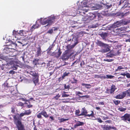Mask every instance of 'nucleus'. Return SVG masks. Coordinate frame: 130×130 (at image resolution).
<instances>
[{
    "instance_id": "1a4fd4ad",
    "label": "nucleus",
    "mask_w": 130,
    "mask_h": 130,
    "mask_svg": "<svg viewBox=\"0 0 130 130\" xmlns=\"http://www.w3.org/2000/svg\"><path fill=\"white\" fill-rule=\"evenodd\" d=\"M77 42H75L74 44L72 45L70 44H69L66 47L67 50L66 51V52L67 53H69L70 50L71 49L73 48L77 44Z\"/></svg>"
},
{
    "instance_id": "4468645a",
    "label": "nucleus",
    "mask_w": 130,
    "mask_h": 130,
    "mask_svg": "<svg viewBox=\"0 0 130 130\" xmlns=\"http://www.w3.org/2000/svg\"><path fill=\"white\" fill-rule=\"evenodd\" d=\"M37 51L36 52V54L35 55L36 56L38 57L41 56L42 52V51L40 47H38L37 48Z\"/></svg>"
},
{
    "instance_id": "de8ad7c7",
    "label": "nucleus",
    "mask_w": 130,
    "mask_h": 130,
    "mask_svg": "<svg viewBox=\"0 0 130 130\" xmlns=\"http://www.w3.org/2000/svg\"><path fill=\"white\" fill-rule=\"evenodd\" d=\"M18 130H25V127H16Z\"/></svg>"
},
{
    "instance_id": "2eb2a0df",
    "label": "nucleus",
    "mask_w": 130,
    "mask_h": 130,
    "mask_svg": "<svg viewBox=\"0 0 130 130\" xmlns=\"http://www.w3.org/2000/svg\"><path fill=\"white\" fill-rule=\"evenodd\" d=\"M32 81L34 83L35 86L39 82V76L38 75L36 76L33 77Z\"/></svg>"
},
{
    "instance_id": "052dcab7",
    "label": "nucleus",
    "mask_w": 130,
    "mask_h": 130,
    "mask_svg": "<svg viewBox=\"0 0 130 130\" xmlns=\"http://www.w3.org/2000/svg\"><path fill=\"white\" fill-rule=\"evenodd\" d=\"M9 73L10 74H13L15 73V72L13 70H11L9 72Z\"/></svg>"
},
{
    "instance_id": "c85d7f7f",
    "label": "nucleus",
    "mask_w": 130,
    "mask_h": 130,
    "mask_svg": "<svg viewBox=\"0 0 130 130\" xmlns=\"http://www.w3.org/2000/svg\"><path fill=\"white\" fill-rule=\"evenodd\" d=\"M70 74V73L69 72H66L63 73L62 76L64 78L65 77L68 76Z\"/></svg>"
},
{
    "instance_id": "864d4df0",
    "label": "nucleus",
    "mask_w": 130,
    "mask_h": 130,
    "mask_svg": "<svg viewBox=\"0 0 130 130\" xmlns=\"http://www.w3.org/2000/svg\"><path fill=\"white\" fill-rule=\"evenodd\" d=\"M53 29H51L49 30L47 32V33H48L50 34H51L53 33Z\"/></svg>"
},
{
    "instance_id": "79ce46f5",
    "label": "nucleus",
    "mask_w": 130,
    "mask_h": 130,
    "mask_svg": "<svg viewBox=\"0 0 130 130\" xmlns=\"http://www.w3.org/2000/svg\"><path fill=\"white\" fill-rule=\"evenodd\" d=\"M106 76H107V79L110 78L111 79L114 77V76L111 75H106Z\"/></svg>"
},
{
    "instance_id": "8fccbe9b",
    "label": "nucleus",
    "mask_w": 130,
    "mask_h": 130,
    "mask_svg": "<svg viewBox=\"0 0 130 130\" xmlns=\"http://www.w3.org/2000/svg\"><path fill=\"white\" fill-rule=\"evenodd\" d=\"M63 85L64 88L65 89H68L70 87L69 85H68V86H67L66 84H64Z\"/></svg>"
},
{
    "instance_id": "7c9ffc66",
    "label": "nucleus",
    "mask_w": 130,
    "mask_h": 130,
    "mask_svg": "<svg viewBox=\"0 0 130 130\" xmlns=\"http://www.w3.org/2000/svg\"><path fill=\"white\" fill-rule=\"evenodd\" d=\"M12 35L14 36H16L19 35L18 31H16L15 30H13L12 32Z\"/></svg>"
},
{
    "instance_id": "cd10ccee",
    "label": "nucleus",
    "mask_w": 130,
    "mask_h": 130,
    "mask_svg": "<svg viewBox=\"0 0 130 130\" xmlns=\"http://www.w3.org/2000/svg\"><path fill=\"white\" fill-rule=\"evenodd\" d=\"M82 85L83 86H85L87 88H90L91 87V85L90 84H87L85 83H83L82 84Z\"/></svg>"
},
{
    "instance_id": "f3484780",
    "label": "nucleus",
    "mask_w": 130,
    "mask_h": 130,
    "mask_svg": "<svg viewBox=\"0 0 130 130\" xmlns=\"http://www.w3.org/2000/svg\"><path fill=\"white\" fill-rule=\"evenodd\" d=\"M107 34L106 33L102 32L101 33L99 34V35L101 37L103 40L105 39L106 38L107 36Z\"/></svg>"
},
{
    "instance_id": "f704fd0d",
    "label": "nucleus",
    "mask_w": 130,
    "mask_h": 130,
    "mask_svg": "<svg viewBox=\"0 0 130 130\" xmlns=\"http://www.w3.org/2000/svg\"><path fill=\"white\" fill-rule=\"evenodd\" d=\"M52 48H53L52 47H51L50 46H49L47 50V54H49L50 53V52H51V51L52 50Z\"/></svg>"
},
{
    "instance_id": "6e6552de",
    "label": "nucleus",
    "mask_w": 130,
    "mask_h": 130,
    "mask_svg": "<svg viewBox=\"0 0 130 130\" xmlns=\"http://www.w3.org/2000/svg\"><path fill=\"white\" fill-rule=\"evenodd\" d=\"M126 94H127L126 91L123 92L122 93H120L116 96L115 98L117 99H122L124 98Z\"/></svg>"
},
{
    "instance_id": "0eeeda50",
    "label": "nucleus",
    "mask_w": 130,
    "mask_h": 130,
    "mask_svg": "<svg viewBox=\"0 0 130 130\" xmlns=\"http://www.w3.org/2000/svg\"><path fill=\"white\" fill-rule=\"evenodd\" d=\"M103 128V130H110L113 129V130H116L117 129V128L114 126H112L108 125H104Z\"/></svg>"
},
{
    "instance_id": "39448f33",
    "label": "nucleus",
    "mask_w": 130,
    "mask_h": 130,
    "mask_svg": "<svg viewBox=\"0 0 130 130\" xmlns=\"http://www.w3.org/2000/svg\"><path fill=\"white\" fill-rule=\"evenodd\" d=\"M91 113L90 114H87V112L86 110V108L84 107L82 109V113H80L79 115L85 116L86 117H88L91 118V117L93 116V114L94 112L93 111H91Z\"/></svg>"
},
{
    "instance_id": "9d476101",
    "label": "nucleus",
    "mask_w": 130,
    "mask_h": 130,
    "mask_svg": "<svg viewBox=\"0 0 130 130\" xmlns=\"http://www.w3.org/2000/svg\"><path fill=\"white\" fill-rule=\"evenodd\" d=\"M65 53L63 54L61 57V59L63 60H68V59L69 58V57L71 56L73 54V53L71 54H70L69 55H68V53H67L66 52H65Z\"/></svg>"
},
{
    "instance_id": "4be33fe9",
    "label": "nucleus",
    "mask_w": 130,
    "mask_h": 130,
    "mask_svg": "<svg viewBox=\"0 0 130 130\" xmlns=\"http://www.w3.org/2000/svg\"><path fill=\"white\" fill-rule=\"evenodd\" d=\"M62 53V52L61 51L60 49L58 50V51L56 52V58H58L60 56Z\"/></svg>"
},
{
    "instance_id": "a211bd4d",
    "label": "nucleus",
    "mask_w": 130,
    "mask_h": 130,
    "mask_svg": "<svg viewBox=\"0 0 130 130\" xmlns=\"http://www.w3.org/2000/svg\"><path fill=\"white\" fill-rule=\"evenodd\" d=\"M84 124V122H83L78 121L75 124V126L76 127L80 126H83Z\"/></svg>"
},
{
    "instance_id": "473e14b6",
    "label": "nucleus",
    "mask_w": 130,
    "mask_h": 130,
    "mask_svg": "<svg viewBox=\"0 0 130 130\" xmlns=\"http://www.w3.org/2000/svg\"><path fill=\"white\" fill-rule=\"evenodd\" d=\"M60 97V95L58 94L56 96H55L53 98V99L55 100H58V98Z\"/></svg>"
},
{
    "instance_id": "6e6d98bb",
    "label": "nucleus",
    "mask_w": 130,
    "mask_h": 130,
    "mask_svg": "<svg viewBox=\"0 0 130 130\" xmlns=\"http://www.w3.org/2000/svg\"><path fill=\"white\" fill-rule=\"evenodd\" d=\"M109 119V117H108L103 116L102 117V119L103 120H106L108 119Z\"/></svg>"
},
{
    "instance_id": "c756f323",
    "label": "nucleus",
    "mask_w": 130,
    "mask_h": 130,
    "mask_svg": "<svg viewBox=\"0 0 130 130\" xmlns=\"http://www.w3.org/2000/svg\"><path fill=\"white\" fill-rule=\"evenodd\" d=\"M11 93L13 95L16 96L17 94V92L16 90H13L11 91Z\"/></svg>"
},
{
    "instance_id": "393cba45",
    "label": "nucleus",
    "mask_w": 130,
    "mask_h": 130,
    "mask_svg": "<svg viewBox=\"0 0 130 130\" xmlns=\"http://www.w3.org/2000/svg\"><path fill=\"white\" fill-rule=\"evenodd\" d=\"M127 108H123L122 107H120L118 108V110L121 112H124L126 110Z\"/></svg>"
},
{
    "instance_id": "e433bc0d",
    "label": "nucleus",
    "mask_w": 130,
    "mask_h": 130,
    "mask_svg": "<svg viewBox=\"0 0 130 130\" xmlns=\"http://www.w3.org/2000/svg\"><path fill=\"white\" fill-rule=\"evenodd\" d=\"M113 102L116 105H117L120 103V101L119 100H113Z\"/></svg>"
},
{
    "instance_id": "412c9836",
    "label": "nucleus",
    "mask_w": 130,
    "mask_h": 130,
    "mask_svg": "<svg viewBox=\"0 0 130 130\" xmlns=\"http://www.w3.org/2000/svg\"><path fill=\"white\" fill-rule=\"evenodd\" d=\"M39 27V24H37V22L36 21V24L35 25H34L33 26H32L31 28V29L32 30H33V29H34L38 28Z\"/></svg>"
},
{
    "instance_id": "f8f14e48",
    "label": "nucleus",
    "mask_w": 130,
    "mask_h": 130,
    "mask_svg": "<svg viewBox=\"0 0 130 130\" xmlns=\"http://www.w3.org/2000/svg\"><path fill=\"white\" fill-rule=\"evenodd\" d=\"M82 7L81 6L79 7V10H82L83 7H86L87 6V3L86 0L84 1L81 2Z\"/></svg>"
},
{
    "instance_id": "dca6fc26",
    "label": "nucleus",
    "mask_w": 130,
    "mask_h": 130,
    "mask_svg": "<svg viewBox=\"0 0 130 130\" xmlns=\"http://www.w3.org/2000/svg\"><path fill=\"white\" fill-rule=\"evenodd\" d=\"M115 29L116 32H120L123 30H125L126 29V28L124 26L119 28L117 27Z\"/></svg>"
},
{
    "instance_id": "5701e85b",
    "label": "nucleus",
    "mask_w": 130,
    "mask_h": 130,
    "mask_svg": "<svg viewBox=\"0 0 130 130\" xmlns=\"http://www.w3.org/2000/svg\"><path fill=\"white\" fill-rule=\"evenodd\" d=\"M68 119H64L62 118L60 119L59 118H58V120L59 121V122L60 123H61L62 122L66 121L68 120Z\"/></svg>"
},
{
    "instance_id": "20e7f679",
    "label": "nucleus",
    "mask_w": 130,
    "mask_h": 130,
    "mask_svg": "<svg viewBox=\"0 0 130 130\" xmlns=\"http://www.w3.org/2000/svg\"><path fill=\"white\" fill-rule=\"evenodd\" d=\"M42 115L46 118H47L49 117V115L47 114V112L44 110H43L37 114V116L38 118L41 119L42 118Z\"/></svg>"
},
{
    "instance_id": "a878e982",
    "label": "nucleus",
    "mask_w": 130,
    "mask_h": 130,
    "mask_svg": "<svg viewBox=\"0 0 130 130\" xmlns=\"http://www.w3.org/2000/svg\"><path fill=\"white\" fill-rule=\"evenodd\" d=\"M109 51V49L108 48L104 49H102L101 51V52L102 53H105L108 52Z\"/></svg>"
},
{
    "instance_id": "f257e3e1",
    "label": "nucleus",
    "mask_w": 130,
    "mask_h": 130,
    "mask_svg": "<svg viewBox=\"0 0 130 130\" xmlns=\"http://www.w3.org/2000/svg\"><path fill=\"white\" fill-rule=\"evenodd\" d=\"M25 115L24 112L21 113L20 114L19 117H17L16 116H13V122L15 125L16 127H24V126L23 124L21 121L22 117Z\"/></svg>"
},
{
    "instance_id": "aec40b11",
    "label": "nucleus",
    "mask_w": 130,
    "mask_h": 130,
    "mask_svg": "<svg viewBox=\"0 0 130 130\" xmlns=\"http://www.w3.org/2000/svg\"><path fill=\"white\" fill-rule=\"evenodd\" d=\"M116 89V86L115 85L113 84L112 85L110 89L111 92L112 94L114 93Z\"/></svg>"
},
{
    "instance_id": "c9c22d12",
    "label": "nucleus",
    "mask_w": 130,
    "mask_h": 130,
    "mask_svg": "<svg viewBox=\"0 0 130 130\" xmlns=\"http://www.w3.org/2000/svg\"><path fill=\"white\" fill-rule=\"evenodd\" d=\"M73 79V81H72V80H70L71 83L72 84L76 83L77 82V80L75 79L74 78H72Z\"/></svg>"
},
{
    "instance_id": "338daca9",
    "label": "nucleus",
    "mask_w": 130,
    "mask_h": 130,
    "mask_svg": "<svg viewBox=\"0 0 130 130\" xmlns=\"http://www.w3.org/2000/svg\"><path fill=\"white\" fill-rule=\"evenodd\" d=\"M27 106L28 108H29L31 107H32V105H28Z\"/></svg>"
},
{
    "instance_id": "7ed1b4c3",
    "label": "nucleus",
    "mask_w": 130,
    "mask_h": 130,
    "mask_svg": "<svg viewBox=\"0 0 130 130\" xmlns=\"http://www.w3.org/2000/svg\"><path fill=\"white\" fill-rule=\"evenodd\" d=\"M124 24L126 25L127 24V23L124 20H121L120 21H117L116 22L113 24L111 26L112 28H116L120 25L121 24Z\"/></svg>"
},
{
    "instance_id": "603ef678",
    "label": "nucleus",
    "mask_w": 130,
    "mask_h": 130,
    "mask_svg": "<svg viewBox=\"0 0 130 130\" xmlns=\"http://www.w3.org/2000/svg\"><path fill=\"white\" fill-rule=\"evenodd\" d=\"M23 30H20L19 32H18L19 35H22L23 34Z\"/></svg>"
},
{
    "instance_id": "b1692460",
    "label": "nucleus",
    "mask_w": 130,
    "mask_h": 130,
    "mask_svg": "<svg viewBox=\"0 0 130 130\" xmlns=\"http://www.w3.org/2000/svg\"><path fill=\"white\" fill-rule=\"evenodd\" d=\"M31 113V111L30 109L25 110L24 112L25 115H28L30 114Z\"/></svg>"
},
{
    "instance_id": "6ab92c4d",
    "label": "nucleus",
    "mask_w": 130,
    "mask_h": 130,
    "mask_svg": "<svg viewBox=\"0 0 130 130\" xmlns=\"http://www.w3.org/2000/svg\"><path fill=\"white\" fill-rule=\"evenodd\" d=\"M91 15L89 17V19L91 20L94 19L96 17V15L95 14L92 13Z\"/></svg>"
},
{
    "instance_id": "c03bdc74",
    "label": "nucleus",
    "mask_w": 130,
    "mask_h": 130,
    "mask_svg": "<svg viewBox=\"0 0 130 130\" xmlns=\"http://www.w3.org/2000/svg\"><path fill=\"white\" fill-rule=\"evenodd\" d=\"M106 93H107L108 94H112L111 92V91L110 89H107L106 90Z\"/></svg>"
},
{
    "instance_id": "69168bd1",
    "label": "nucleus",
    "mask_w": 130,
    "mask_h": 130,
    "mask_svg": "<svg viewBox=\"0 0 130 130\" xmlns=\"http://www.w3.org/2000/svg\"><path fill=\"white\" fill-rule=\"evenodd\" d=\"M100 78H101L106 79L107 78V76H100Z\"/></svg>"
},
{
    "instance_id": "680f3d73",
    "label": "nucleus",
    "mask_w": 130,
    "mask_h": 130,
    "mask_svg": "<svg viewBox=\"0 0 130 130\" xmlns=\"http://www.w3.org/2000/svg\"><path fill=\"white\" fill-rule=\"evenodd\" d=\"M11 109V112L13 113H14L15 111L14 108L13 107H12Z\"/></svg>"
},
{
    "instance_id": "ea45409f",
    "label": "nucleus",
    "mask_w": 130,
    "mask_h": 130,
    "mask_svg": "<svg viewBox=\"0 0 130 130\" xmlns=\"http://www.w3.org/2000/svg\"><path fill=\"white\" fill-rule=\"evenodd\" d=\"M80 113V111L79 109L77 110H76L75 111V113L76 115H77L78 116H82V115H79V114H79Z\"/></svg>"
},
{
    "instance_id": "f03ea898",
    "label": "nucleus",
    "mask_w": 130,
    "mask_h": 130,
    "mask_svg": "<svg viewBox=\"0 0 130 130\" xmlns=\"http://www.w3.org/2000/svg\"><path fill=\"white\" fill-rule=\"evenodd\" d=\"M42 18H41L40 19V23L42 25H44L48 24L46 26H45V27L46 26H50L52 24V22L50 19L49 18L46 19V18L44 19L42 21Z\"/></svg>"
},
{
    "instance_id": "423d86ee",
    "label": "nucleus",
    "mask_w": 130,
    "mask_h": 130,
    "mask_svg": "<svg viewBox=\"0 0 130 130\" xmlns=\"http://www.w3.org/2000/svg\"><path fill=\"white\" fill-rule=\"evenodd\" d=\"M121 120L124 122L128 121L130 122V114L128 113H126L124 115L120 117Z\"/></svg>"
},
{
    "instance_id": "37998d69",
    "label": "nucleus",
    "mask_w": 130,
    "mask_h": 130,
    "mask_svg": "<svg viewBox=\"0 0 130 130\" xmlns=\"http://www.w3.org/2000/svg\"><path fill=\"white\" fill-rule=\"evenodd\" d=\"M112 6V5H108L106 4L105 5L104 7L106 9H108L110 8Z\"/></svg>"
},
{
    "instance_id": "4c0bfd02",
    "label": "nucleus",
    "mask_w": 130,
    "mask_h": 130,
    "mask_svg": "<svg viewBox=\"0 0 130 130\" xmlns=\"http://www.w3.org/2000/svg\"><path fill=\"white\" fill-rule=\"evenodd\" d=\"M51 52H50V53L48 54L51 56H54L56 57V52H53L51 53Z\"/></svg>"
},
{
    "instance_id": "4d7b16f0",
    "label": "nucleus",
    "mask_w": 130,
    "mask_h": 130,
    "mask_svg": "<svg viewBox=\"0 0 130 130\" xmlns=\"http://www.w3.org/2000/svg\"><path fill=\"white\" fill-rule=\"evenodd\" d=\"M71 37H70L68 38V39L67 40V41H66L65 42L66 43H67L68 42L70 41H71Z\"/></svg>"
},
{
    "instance_id": "09e8293b",
    "label": "nucleus",
    "mask_w": 130,
    "mask_h": 130,
    "mask_svg": "<svg viewBox=\"0 0 130 130\" xmlns=\"http://www.w3.org/2000/svg\"><path fill=\"white\" fill-rule=\"evenodd\" d=\"M64 78L62 76L61 77H59L58 79V80L59 82H60L61 80H63Z\"/></svg>"
},
{
    "instance_id": "bf43d9fd",
    "label": "nucleus",
    "mask_w": 130,
    "mask_h": 130,
    "mask_svg": "<svg viewBox=\"0 0 130 130\" xmlns=\"http://www.w3.org/2000/svg\"><path fill=\"white\" fill-rule=\"evenodd\" d=\"M50 118L51 119V121H52L54 120V118L53 116H50Z\"/></svg>"
},
{
    "instance_id": "774afa93",
    "label": "nucleus",
    "mask_w": 130,
    "mask_h": 130,
    "mask_svg": "<svg viewBox=\"0 0 130 130\" xmlns=\"http://www.w3.org/2000/svg\"><path fill=\"white\" fill-rule=\"evenodd\" d=\"M99 104H101L102 105H104V103L103 102H99Z\"/></svg>"
},
{
    "instance_id": "2f4dec72",
    "label": "nucleus",
    "mask_w": 130,
    "mask_h": 130,
    "mask_svg": "<svg viewBox=\"0 0 130 130\" xmlns=\"http://www.w3.org/2000/svg\"><path fill=\"white\" fill-rule=\"evenodd\" d=\"M124 69V68L123 66H119L117 68L116 70V71H118L123 69Z\"/></svg>"
},
{
    "instance_id": "72a5a7b5",
    "label": "nucleus",
    "mask_w": 130,
    "mask_h": 130,
    "mask_svg": "<svg viewBox=\"0 0 130 130\" xmlns=\"http://www.w3.org/2000/svg\"><path fill=\"white\" fill-rule=\"evenodd\" d=\"M39 60L38 59H35L33 61V63L35 65H36L37 64Z\"/></svg>"
},
{
    "instance_id": "49530a36",
    "label": "nucleus",
    "mask_w": 130,
    "mask_h": 130,
    "mask_svg": "<svg viewBox=\"0 0 130 130\" xmlns=\"http://www.w3.org/2000/svg\"><path fill=\"white\" fill-rule=\"evenodd\" d=\"M125 13L124 14L123 12L119 13L118 15L119 16H121L122 17H124Z\"/></svg>"
},
{
    "instance_id": "a18cd8bd",
    "label": "nucleus",
    "mask_w": 130,
    "mask_h": 130,
    "mask_svg": "<svg viewBox=\"0 0 130 130\" xmlns=\"http://www.w3.org/2000/svg\"><path fill=\"white\" fill-rule=\"evenodd\" d=\"M126 91L127 94V95L129 96H130V88Z\"/></svg>"
},
{
    "instance_id": "ddd939ff",
    "label": "nucleus",
    "mask_w": 130,
    "mask_h": 130,
    "mask_svg": "<svg viewBox=\"0 0 130 130\" xmlns=\"http://www.w3.org/2000/svg\"><path fill=\"white\" fill-rule=\"evenodd\" d=\"M96 43L98 45L101 47H105L106 45L107 46V44L103 43L102 41H99V40H98L97 41Z\"/></svg>"
},
{
    "instance_id": "58836bf2",
    "label": "nucleus",
    "mask_w": 130,
    "mask_h": 130,
    "mask_svg": "<svg viewBox=\"0 0 130 130\" xmlns=\"http://www.w3.org/2000/svg\"><path fill=\"white\" fill-rule=\"evenodd\" d=\"M66 92H64V93L62 94V97H67L69 96L70 95L69 94H66Z\"/></svg>"
},
{
    "instance_id": "a19ab883",
    "label": "nucleus",
    "mask_w": 130,
    "mask_h": 130,
    "mask_svg": "<svg viewBox=\"0 0 130 130\" xmlns=\"http://www.w3.org/2000/svg\"><path fill=\"white\" fill-rule=\"evenodd\" d=\"M48 18L49 19H50L51 20L52 22V23H53V20H54L56 19L55 17L54 16L51 17H50Z\"/></svg>"
},
{
    "instance_id": "9b49d317",
    "label": "nucleus",
    "mask_w": 130,
    "mask_h": 130,
    "mask_svg": "<svg viewBox=\"0 0 130 130\" xmlns=\"http://www.w3.org/2000/svg\"><path fill=\"white\" fill-rule=\"evenodd\" d=\"M93 116H92L91 118H88V119H90L92 120H97V121L99 123H102L103 121H102L101 119L99 118H95L94 112H93Z\"/></svg>"
},
{
    "instance_id": "3c124183",
    "label": "nucleus",
    "mask_w": 130,
    "mask_h": 130,
    "mask_svg": "<svg viewBox=\"0 0 130 130\" xmlns=\"http://www.w3.org/2000/svg\"><path fill=\"white\" fill-rule=\"evenodd\" d=\"M113 59H105L104 60V61H106L108 62H111L113 61Z\"/></svg>"
},
{
    "instance_id": "e2e57ef3",
    "label": "nucleus",
    "mask_w": 130,
    "mask_h": 130,
    "mask_svg": "<svg viewBox=\"0 0 130 130\" xmlns=\"http://www.w3.org/2000/svg\"><path fill=\"white\" fill-rule=\"evenodd\" d=\"M111 121L110 120H107L105 122L106 123H111Z\"/></svg>"
},
{
    "instance_id": "5fc2aeb1",
    "label": "nucleus",
    "mask_w": 130,
    "mask_h": 130,
    "mask_svg": "<svg viewBox=\"0 0 130 130\" xmlns=\"http://www.w3.org/2000/svg\"><path fill=\"white\" fill-rule=\"evenodd\" d=\"M126 76L127 78H130V74L129 73L127 72L126 73Z\"/></svg>"
},
{
    "instance_id": "bb28decb",
    "label": "nucleus",
    "mask_w": 130,
    "mask_h": 130,
    "mask_svg": "<svg viewBox=\"0 0 130 130\" xmlns=\"http://www.w3.org/2000/svg\"><path fill=\"white\" fill-rule=\"evenodd\" d=\"M30 74L33 76V77L36 76L38 75L34 71H31L30 73Z\"/></svg>"
},
{
    "instance_id": "0e129e2a",
    "label": "nucleus",
    "mask_w": 130,
    "mask_h": 130,
    "mask_svg": "<svg viewBox=\"0 0 130 130\" xmlns=\"http://www.w3.org/2000/svg\"><path fill=\"white\" fill-rule=\"evenodd\" d=\"M124 2V1H123V0L122 1V0H121L120 2H119V5H121V4L122 3L123 4V3Z\"/></svg>"
},
{
    "instance_id": "13d9d810",
    "label": "nucleus",
    "mask_w": 130,
    "mask_h": 130,
    "mask_svg": "<svg viewBox=\"0 0 130 130\" xmlns=\"http://www.w3.org/2000/svg\"><path fill=\"white\" fill-rule=\"evenodd\" d=\"M89 96L88 95L82 96H81V98H84V97H85L86 98H88Z\"/></svg>"
}]
</instances>
